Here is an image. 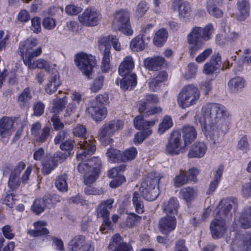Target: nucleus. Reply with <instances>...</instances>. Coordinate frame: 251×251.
<instances>
[{
    "instance_id": "1",
    "label": "nucleus",
    "mask_w": 251,
    "mask_h": 251,
    "mask_svg": "<svg viewBox=\"0 0 251 251\" xmlns=\"http://www.w3.org/2000/svg\"><path fill=\"white\" fill-rule=\"evenodd\" d=\"M202 112L200 122L205 137L215 144L219 143L228 126L225 107L216 103H208L202 107Z\"/></svg>"
},
{
    "instance_id": "2",
    "label": "nucleus",
    "mask_w": 251,
    "mask_h": 251,
    "mask_svg": "<svg viewBox=\"0 0 251 251\" xmlns=\"http://www.w3.org/2000/svg\"><path fill=\"white\" fill-rule=\"evenodd\" d=\"M38 44V40L35 38H30L20 43L19 51L24 63L30 69L38 68L45 70L49 73H53V70H56V64H50L43 58H39L32 62L33 58L37 57L42 53V50L41 47L34 49Z\"/></svg>"
},
{
    "instance_id": "3",
    "label": "nucleus",
    "mask_w": 251,
    "mask_h": 251,
    "mask_svg": "<svg viewBox=\"0 0 251 251\" xmlns=\"http://www.w3.org/2000/svg\"><path fill=\"white\" fill-rule=\"evenodd\" d=\"M237 206V199L227 198L221 201L216 209V218L210 225V230L213 239L222 237L226 231L225 220L231 217V209Z\"/></svg>"
},
{
    "instance_id": "4",
    "label": "nucleus",
    "mask_w": 251,
    "mask_h": 251,
    "mask_svg": "<svg viewBox=\"0 0 251 251\" xmlns=\"http://www.w3.org/2000/svg\"><path fill=\"white\" fill-rule=\"evenodd\" d=\"M100 166L101 161L98 157L79 163L77 169L80 173L83 174L84 182L86 185L91 184L97 179Z\"/></svg>"
},
{
    "instance_id": "5",
    "label": "nucleus",
    "mask_w": 251,
    "mask_h": 251,
    "mask_svg": "<svg viewBox=\"0 0 251 251\" xmlns=\"http://www.w3.org/2000/svg\"><path fill=\"white\" fill-rule=\"evenodd\" d=\"M25 163L23 161L19 162L11 172L8 181V186L11 190L14 191L19 188L21 182H22L23 183H26L29 180V176L32 171L31 165H29L26 168L22 177H20L21 172L25 168Z\"/></svg>"
},
{
    "instance_id": "6",
    "label": "nucleus",
    "mask_w": 251,
    "mask_h": 251,
    "mask_svg": "<svg viewBox=\"0 0 251 251\" xmlns=\"http://www.w3.org/2000/svg\"><path fill=\"white\" fill-rule=\"evenodd\" d=\"M161 176L156 173H151L142 182L140 190L143 197L147 201L155 200L159 194L158 183Z\"/></svg>"
},
{
    "instance_id": "7",
    "label": "nucleus",
    "mask_w": 251,
    "mask_h": 251,
    "mask_svg": "<svg viewBox=\"0 0 251 251\" xmlns=\"http://www.w3.org/2000/svg\"><path fill=\"white\" fill-rule=\"evenodd\" d=\"M201 96L199 89L196 86L189 84L183 87L177 96V102L183 109L193 105L197 102Z\"/></svg>"
},
{
    "instance_id": "8",
    "label": "nucleus",
    "mask_w": 251,
    "mask_h": 251,
    "mask_svg": "<svg viewBox=\"0 0 251 251\" xmlns=\"http://www.w3.org/2000/svg\"><path fill=\"white\" fill-rule=\"evenodd\" d=\"M113 28L127 35L133 34L130 22V14L126 9L117 10L113 14Z\"/></svg>"
},
{
    "instance_id": "9",
    "label": "nucleus",
    "mask_w": 251,
    "mask_h": 251,
    "mask_svg": "<svg viewBox=\"0 0 251 251\" xmlns=\"http://www.w3.org/2000/svg\"><path fill=\"white\" fill-rule=\"evenodd\" d=\"M180 132L174 130L168 138V142L166 145V151L171 155H177L185 151L187 148Z\"/></svg>"
},
{
    "instance_id": "10",
    "label": "nucleus",
    "mask_w": 251,
    "mask_h": 251,
    "mask_svg": "<svg viewBox=\"0 0 251 251\" xmlns=\"http://www.w3.org/2000/svg\"><path fill=\"white\" fill-rule=\"evenodd\" d=\"M123 126V122L121 120L112 121L105 124L100 129L98 134L101 144L106 146L112 143L113 139L111 137L116 131L122 129Z\"/></svg>"
},
{
    "instance_id": "11",
    "label": "nucleus",
    "mask_w": 251,
    "mask_h": 251,
    "mask_svg": "<svg viewBox=\"0 0 251 251\" xmlns=\"http://www.w3.org/2000/svg\"><path fill=\"white\" fill-rule=\"evenodd\" d=\"M75 62L79 69L86 76L89 77L96 65V58L90 54L80 52L76 54Z\"/></svg>"
},
{
    "instance_id": "12",
    "label": "nucleus",
    "mask_w": 251,
    "mask_h": 251,
    "mask_svg": "<svg viewBox=\"0 0 251 251\" xmlns=\"http://www.w3.org/2000/svg\"><path fill=\"white\" fill-rule=\"evenodd\" d=\"M202 28L194 27L187 35V41L190 56L194 57L198 51L204 45L202 39Z\"/></svg>"
},
{
    "instance_id": "13",
    "label": "nucleus",
    "mask_w": 251,
    "mask_h": 251,
    "mask_svg": "<svg viewBox=\"0 0 251 251\" xmlns=\"http://www.w3.org/2000/svg\"><path fill=\"white\" fill-rule=\"evenodd\" d=\"M101 18L100 12L92 7L85 9L84 12L78 17L79 23L83 26L87 27L98 25Z\"/></svg>"
},
{
    "instance_id": "14",
    "label": "nucleus",
    "mask_w": 251,
    "mask_h": 251,
    "mask_svg": "<svg viewBox=\"0 0 251 251\" xmlns=\"http://www.w3.org/2000/svg\"><path fill=\"white\" fill-rule=\"evenodd\" d=\"M95 140L93 137H91L88 139L85 138L83 141H81L77 143L78 148L80 149L76 155L77 161H83L95 151Z\"/></svg>"
},
{
    "instance_id": "15",
    "label": "nucleus",
    "mask_w": 251,
    "mask_h": 251,
    "mask_svg": "<svg viewBox=\"0 0 251 251\" xmlns=\"http://www.w3.org/2000/svg\"><path fill=\"white\" fill-rule=\"evenodd\" d=\"M42 124L40 122H36L32 124L31 127V135L36 142L42 144L46 142L50 135V129L48 126L42 129Z\"/></svg>"
},
{
    "instance_id": "16",
    "label": "nucleus",
    "mask_w": 251,
    "mask_h": 251,
    "mask_svg": "<svg viewBox=\"0 0 251 251\" xmlns=\"http://www.w3.org/2000/svg\"><path fill=\"white\" fill-rule=\"evenodd\" d=\"M176 219L174 215H166L161 217L158 222V229L163 234H168L176 226Z\"/></svg>"
},
{
    "instance_id": "17",
    "label": "nucleus",
    "mask_w": 251,
    "mask_h": 251,
    "mask_svg": "<svg viewBox=\"0 0 251 251\" xmlns=\"http://www.w3.org/2000/svg\"><path fill=\"white\" fill-rule=\"evenodd\" d=\"M71 102L69 103L65 109L64 117H70L80 108L82 101V95L78 92L74 91L71 96Z\"/></svg>"
},
{
    "instance_id": "18",
    "label": "nucleus",
    "mask_w": 251,
    "mask_h": 251,
    "mask_svg": "<svg viewBox=\"0 0 251 251\" xmlns=\"http://www.w3.org/2000/svg\"><path fill=\"white\" fill-rule=\"evenodd\" d=\"M114 202L113 199H109L102 202L97 208V215L102 217L105 222V226L109 227L110 222L109 221V210L112 208Z\"/></svg>"
},
{
    "instance_id": "19",
    "label": "nucleus",
    "mask_w": 251,
    "mask_h": 251,
    "mask_svg": "<svg viewBox=\"0 0 251 251\" xmlns=\"http://www.w3.org/2000/svg\"><path fill=\"white\" fill-rule=\"evenodd\" d=\"M221 55L219 53L214 54L210 60L203 65V73L208 75H212L221 67Z\"/></svg>"
},
{
    "instance_id": "20",
    "label": "nucleus",
    "mask_w": 251,
    "mask_h": 251,
    "mask_svg": "<svg viewBox=\"0 0 251 251\" xmlns=\"http://www.w3.org/2000/svg\"><path fill=\"white\" fill-rule=\"evenodd\" d=\"M87 111L96 121L103 120L107 115L106 108L104 106L97 105L96 102H91Z\"/></svg>"
},
{
    "instance_id": "21",
    "label": "nucleus",
    "mask_w": 251,
    "mask_h": 251,
    "mask_svg": "<svg viewBox=\"0 0 251 251\" xmlns=\"http://www.w3.org/2000/svg\"><path fill=\"white\" fill-rule=\"evenodd\" d=\"M207 147L203 142H197L192 145L187 156L190 158H200L205 154Z\"/></svg>"
},
{
    "instance_id": "22",
    "label": "nucleus",
    "mask_w": 251,
    "mask_h": 251,
    "mask_svg": "<svg viewBox=\"0 0 251 251\" xmlns=\"http://www.w3.org/2000/svg\"><path fill=\"white\" fill-rule=\"evenodd\" d=\"M14 121L11 118L3 117L0 119V135L9 136L13 131Z\"/></svg>"
},
{
    "instance_id": "23",
    "label": "nucleus",
    "mask_w": 251,
    "mask_h": 251,
    "mask_svg": "<svg viewBox=\"0 0 251 251\" xmlns=\"http://www.w3.org/2000/svg\"><path fill=\"white\" fill-rule=\"evenodd\" d=\"M60 85L59 73L57 70H53V73H51L49 83L45 88V91L48 94H52L56 91Z\"/></svg>"
},
{
    "instance_id": "24",
    "label": "nucleus",
    "mask_w": 251,
    "mask_h": 251,
    "mask_svg": "<svg viewBox=\"0 0 251 251\" xmlns=\"http://www.w3.org/2000/svg\"><path fill=\"white\" fill-rule=\"evenodd\" d=\"M157 121L158 120L156 118L151 121H145L143 116H137L134 118L133 123L136 129L144 131L148 129H151V127L154 126Z\"/></svg>"
},
{
    "instance_id": "25",
    "label": "nucleus",
    "mask_w": 251,
    "mask_h": 251,
    "mask_svg": "<svg viewBox=\"0 0 251 251\" xmlns=\"http://www.w3.org/2000/svg\"><path fill=\"white\" fill-rule=\"evenodd\" d=\"M179 203L176 198L173 197L163 203L162 207L167 215L175 216L177 214Z\"/></svg>"
},
{
    "instance_id": "26",
    "label": "nucleus",
    "mask_w": 251,
    "mask_h": 251,
    "mask_svg": "<svg viewBox=\"0 0 251 251\" xmlns=\"http://www.w3.org/2000/svg\"><path fill=\"white\" fill-rule=\"evenodd\" d=\"M165 59L161 56H153L145 59L144 63L146 68L151 70L155 71L160 68L165 63Z\"/></svg>"
},
{
    "instance_id": "27",
    "label": "nucleus",
    "mask_w": 251,
    "mask_h": 251,
    "mask_svg": "<svg viewBox=\"0 0 251 251\" xmlns=\"http://www.w3.org/2000/svg\"><path fill=\"white\" fill-rule=\"evenodd\" d=\"M134 67V62L131 56H126L121 62L118 69L120 75L123 76L129 73Z\"/></svg>"
},
{
    "instance_id": "28",
    "label": "nucleus",
    "mask_w": 251,
    "mask_h": 251,
    "mask_svg": "<svg viewBox=\"0 0 251 251\" xmlns=\"http://www.w3.org/2000/svg\"><path fill=\"white\" fill-rule=\"evenodd\" d=\"M159 101L157 95L152 94H148L145 96L144 99L141 100L139 103V111L140 113L144 112L147 107L156 104Z\"/></svg>"
},
{
    "instance_id": "29",
    "label": "nucleus",
    "mask_w": 251,
    "mask_h": 251,
    "mask_svg": "<svg viewBox=\"0 0 251 251\" xmlns=\"http://www.w3.org/2000/svg\"><path fill=\"white\" fill-rule=\"evenodd\" d=\"M121 88L124 90L130 89L137 84V76L135 74L126 75L120 80Z\"/></svg>"
},
{
    "instance_id": "30",
    "label": "nucleus",
    "mask_w": 251,
    "mask_h": 251,
    "mask_svg": "<svg viewBox=\"0 0 251 251\" xmlns=\"http://www.w3.org/2000/svg\"><path fill=\"white\" fill-rule=\"evenodd\" d=\"M47 225V223L44 221H38L34 223L35 229L29 230L28 234L31 237H37L39 236L46 235L49 234V230L44 226Z\"/></svg>"
},
{
    "instance_id": "31",
    "label": "nucleus",
    "mask_w": 251,
    "mask_h": 251,
    "mask_svg": "<svg viewBox=\"0 0 251 251\" xmlns=\"http://www.w3.org/2000/svg\"><path fill=\"white\" fill-rule=\"evenodd\" d=\"M197 132L192 126H185L182 129V139L187 146L191 143L197 137Z\"/></svg>"
},
{
    "instance_id": "32",
    "label": "nucleus",
    "mask_w": 251,
    "mask_h": 251,
    "mask_svg": "<svg viewBox=\"0 0 251 251\" xmlns=\"http://www.w3.org/2000/svg\"><path fill=\"white\" fill-rule=\"evenodd\" d=\"M233 244L239 247V245L241 244L244 250L245 251H251V233L247 232L243 234L242 237L236 238L234 241Z\"/></svg>"
},
{
    "instance_id": "33",
    "label": "nucleus",
    "mask_w": 251,
    "mask_h": 251,
    "mask_svg": "<svg viewBox=\"0 0 251 251\" xmlns=\"http://www.w3.org/2000/svg\"><path fill=\"white\" fill-rule=\"evenodd\" d=\"M238 224L243 228L246 229L251 227V209L248 208L238 218Z\"/></svg>"
},
{
    "instance_id": "34",
    "label": "nucleus",
    "mask_w": 251,
    "mask_h": 251,
    "mask_svg": "<svg viewBox=\"0 0 251 251\" xmlns=\"http://www.w3.org/2000/svg\"><path fill=\"white\" fill-rule=\"evenodd\" d=\"M168 32L164 28L158 30L153 39V43L156 47H160L163 45L168 38Z\"/></svg>"
},
{
    "instance_id": "35",
    "label": "nucleus",
    "mask_w": 251,
    "mask_h": 251,
    "mask_svg": "<svg viewBox=\"0 0 251 251\" xmlns=\"http://www.w3.org/2000/svg\"><path fill=\"white\" fill-rule=\"evenodd\" d=\"M85 237L83 235L75 236L69 242V248L73 251L80 250L86 242Z\"/></svg>"
},
{
    "instance_id": "36",
    "label": "nucleus",
    "mask_w": 251,
    "mask_h": 251,
    "mask_svg": "<svg viewBox=\"0 0 251 251\" xmlns=\"http://www.w3.org/2000/svg\"><path fill=\"white\" fill-rule=\"evenodd\" d=\"M67 97L66 96L62 98H56L52 101V106L51 112L54 115L58 114L62 112L67 104Z\"/></svg>"
},
{
    "instance_id": "37",
    "label": "nucleus",
    "mask_w": 251,
    "mask_h": 251,
    "mask_svg": "<svg viewBox=\"0 0 251 251\" xmlns=\"http://www.w3.org/2000/svg\"><path fill=\"white\" fill-rule=\"evenodd\" d=\"M179 194L182 199L188 202L194 200L197 197L198 191L193 188L187 187L182 189Z\"/></svg>"
},
{
    "instance_id": "38",
    "label": "nucleus",
    "mask_w": 251,
    "mask_h": 251,
    "mask_svg": "<svg viewBox=\"0 0 251 251\" xmlns=\"http://www.w3.org/2000/svg\"><path fill=\"white\" fill-rule=\"evenodd\" d=\"M32 95L29 88H25L19 95L17 101L21 108H24L28 105V101L31 99Z\"/></svg>"
},
{
    "instance_id": "39",
    "label": "nucleus",
    "mask_w": 251,
    "mask_h": 251,
    "mask_svg": "<svg viewBox=\"0 0 251 251\" xmlns=\"http://www.w3.org/2000/svg\"><path fill=\"white\" fill-rule=\"evenodd\" d=\"M245 85V81L240 77H236L231 79L228 82V86L232 92H236L243 88Z\"/></svg>"
},
{
    "instance_id": "40",
    "label": "nucleus",
    "mask_w": 251,
    "mask_h": 251,
    "mask_svg": "<svg viewBox=\"0 0 251 251\" xmlns=\"http://www.w3.org/2000/svg\"><path fill=\"white\" fill-rule=\"evenodd\" d=\"M132 201L136 212L138 214L143 213L144 212V204L139 193L137 192L133 193Z\"/></svg>"
},
{
    "instance_id": "41",
    "label": "nucleus",
    "mask_w": 251,
    "mask_h": 251,
    "mask_svg": "<svg viewBox=\"0 0 251 251\" xmlns=\"http://www.w3.org/2000/svg\"><path fill=\"white\" fill-rule=\"evenodd\" d=\"M178 5V12L180 16L183 18L188 17L190 13V7L189 3L186 1L181 2L180 4L176 0L173 2V6L175 7Z\"/></svg>"
},
{
    "instance_id": "42",
    "label": "nucleus",
    "mask_w": 251,
    "mask_h": 251,
    "mask_svg": "<svg viewBox=\"0 0 251 251\" xmlns=\"http://www.w3.org/2000/svg\"><path fill=\"white\" fill-rule=\"evenodd\" d=\"M238 10L239 11V18L243 20L249 15L250 5L246 0H243L239 2L238 4Z\"/></svg>"
},
{
    "instance_id": "43",
    "label": "nucleus",
    "mask_w": 251,
    "mask_h": 251,
    "mask_svg": "<svg viewBox=\"0 0 251 251\" xmlns=\"http://www.w3.org/2000/svg\"><path fill=\"white\" fill-rule=\"evenodd\" d=\"M173 126L172 119L170 116H165L161 123L159 124L158 132L159 134H163L166 130L170 129Z\"/></svg>"
},
{
    "instance_id": "44",
    "label": "nucleus",
    "mask_w": 251,
    "mask_h": 251,
    "mask_svg": "<svg viewBox=\"0 0 251 251\" xmlns=\"http://www.w3.org/2000/svg\"><path fill=\"white\" fill-rule=\"evenodd\" d=\"M188 182V177L186 173L180 170L179 174L176 176L174 179V185L176 187H180L187 184Z\"/></svg>"
},
{
    "instance_id": "45",
    "label": "nucleus",
    "mask_w": 251,
    "mask_h": 251,
    "mask_svg": "<svg viewBox=\"0 0 251 251\" xmlns=\"http://www.w3.org/2000/svg\"><path fill=\"white\" fill-rule=\"evenodd\" d=\"M168 75L165 72H160L157 75L149 82V86L150 89L152 91H155L156 86L159 83L165 80L167 77Z\"/></svg>"
},
{
    "instance_id": "46",
    "label": "nucleus",
    "mask_w": 251,
    "mask_h": 251,
    "mask_svg": "<svg viewBox=\"0 0 251 251\" xmlns=\"http://www.w3.org/2000/svg\"><path fill=\"white\" fill-rule=\"evenodd\" d=\"M145 48V42L141 36H136L130 42V48L133 51H140L143 50Z\"/></svg>"
},
{
    "instance_id": "47",
    "label": "nucleus",
    "mask_w": 251,
    "mask_h": 251,
    "mask_svg": "<svg viewBox=\"0 0 251 251\" xmlns=\"http://www.w3.org/2000/svg\"><path fill=\"white\" fill-rule=\"evenodd\" d=\"M67 175L63 174L59 176L56 179L55 185L56 188L60 192H66L68 191V184L67 182Z\"/></svg>"
},
{
    "instance_id": "48",
    "label": "nucleus",
    "mask_w": 251,
    "mask_h": 251,
    "mask_svg": "<svg viewBox=\"0 0 251 251\" xmlns=\"http://www.w3.org/2000/svg\"><path fill=\"white\" fill-rule=\"evenodd\" d=\"M110 57V51L107 48L105 51H103L101 60V69L103 72H108L111 69Z\"/></svg>"
},
{
    "instance_id": "49",
    "label": "nucleus",
    "mask_w": 251,
    "mask_h": 251,
    "mask_svg": "<svg viewBox=\"0 0 251 251\" xmlns=\"http://www.w3.org/2000/svg\"><path fill=\"white\" fill-rule=\"evenodd\" d=\"M137 154V150L134 147L130 148L121 153V161L126 162L134 159Z\"/></svg>"
},
{
    "instance_id": "50",
    "label": "nucleus",
    "mask_w": 251,
    "mask_h": 251,
    "mask_svg": "<svg viewBox=\"0 0 251 251\" xmlns=\"http://www.w3.org/2000/svg\"><path fill=\"white\" fill-rule=\"evenodd\" d=\"M126 169V165L125 164L112 168L108 171L107 176L112 178H120V176H123L121 173L125 171Z\"/></svg>"
},
{
    "instance_id": "51",
    "label": "nucleus",
    "mask_w": 251,
    "mask_h": 251,
    "mask_svg": "<svg viewBox=\"0 0 251 251\" xmlns=\"http://www.w3.org/2000/svg\"><path fill=\"white\" fill-rule=\"evenodd\" d=\"M207 9L210 15L216 18H220L223 15V11L217 7L214 1H209L207 3Z\"/></svg>"
},
{
    "instance_id": "52",
    "label": "nucleus",
    "mask_w": 251,
    "mask_h": 251,
    "mask_svg": "<svg viewBox=\"0 0 251 251\" xmlns=\"http://www.w3.org/2000/svg\"><path fill=\"white\" fill-rule=\"evenodd\" d=\"M57 166V163L53 158L47 160L43 164L42 172L44 175H48Z\"/></svg>"
},
{
    "instance_id": "53",
    "label": "nucleus",
    "mask_w": 251,
    "mask_h": 251,
    "mask_svg": "<svg viewBox=\"0 0 251 251\" xmlns=\"http://www.w3.org/2000/svg\"><path fill=\"white\" fill-rule=\"evenodd\" d=\"M106 155L111 161H121V152L120 151L117 149L112 148L109 149L106 153Z\"/></svg>"
},
{
    "instance_id": "54",
    "label": "nucleus",
    "mask_w": 251,
    "mask_h": 251,
    "mask_svg": "<svg viewBox=\"0 0 251 251\" xmlns=\"http://www.w3.org/2000/svg\"><path fill=\"white\" fill-rule=\"evenodd\" d=\"M141 220V216H138L134 213H130L125 221V225L128 227L131 228L135 226L137 223Z\"/></svg>"
},
{
    "instance_id": "55",
    "label": "nucleus",
    "mask_w": 251,
    "mask_h": 251,
    "mask_svg": "<svg viewBox=\"0 0 251 251\" xmlns=\"http://www.w3.org/2000/svg\"><path fill=\"white\" fill-rule=\"evenodd\" d=\"M152 132V130L151 129L137 132L134 135L133 139L134 144L136 145L142 143L147 137L151 134Z\"/></svg>"
},
{
    "instance_id": "56",
    "label": "nucleus",
    "mask_w": 251,
    "mask_h": 251,
    "mask_svg": "<svg viewBox=\"0 0 251 251\" xmlns=\"http://www.w3.org/2000/svg\"><path fill=\"white\" fill-rule=\"evenodd\" d=\"M46 206V204L44 200L37 199L32 206V209L34 213L39 215L44 211Z\"/></svg>"
},
{
    "instance_id": "57",
    "label": "nucleus",
    "mask_w": 251,
    "mask_h": 251,
    "mask_svg": "<svg viewBox=\"0 0 251 251\" xmlns=\"http://www.w3.org/2000/svg\"><path fill=\"white\" fill-rule=\"evenodd\" d=\"M214 33V28L211 24H208L202 28V39L206 41L210 40Z\"/></svg>"
},
{
    "instance_id": "58",
    "label": "nucleus",
    "mask_w": 251,
    "mask_h": 251,
    "mask_svg": "<svg viewBox=\"0 0 251 251\" xmlns=\"http://www.w3.org/2000/svg\"><path fill=\"white\" fill-rule=\"evenodd\" d=\"M241 194L243 197H251V177L242 185Z\"/></svg>"
},
{
    "instance_id": "59",
    "label": "nucleus",
    "mask_w": 251,
    "mask_h": 251,
    "mask_svg": "<svg viewBox=\"0 0 251 251\" xmlns=\"http://www.w3.org/2000/svg\"><path fill=\"white\" fill-rule=\"evenodd\" d=\"M82 10V8L80 6L75 5L74 4L67 5L65 7V12L68 15H76L80 13Z\"/></svg>"
},
{
    "instance_id": "60",
    "label": "nucleus",
    "mask_w": 251,
    "mask_h": 251,
    "mask_svg": "<svg viewBox=\"0 0 251 251\" xmlns=\"http://www.w3.org/2000/svg\"><path fill=\"white\" fill-rule=\"evenodd\" d=\"M112 35L102 37L99 40V47L101 50L104 49V51L108 48L110 51L111 46L110 42H111V37Z\"/></svg>"
},
{
    "instance_id": "61",
    "label": "nucleus",
    "mask_w": 251,
    "mask_h": 251,
    "mask_svg": "<svg viewBox=\"0 0 251 251\" xmlns=\"http://www.w3.org/2000/svg\"><path fill=\"white\" fill-rule=\"evenodd\" d=\"M31 25L30 29L35 33H39L41 31L40 18L35 17L31 20Z\"/></svg>"
},
{
    "instance_id": "62",
    "label": "nucleus",
    "mask_w": 251,
    "mask_h": 251,
    "mask_svg": "<svg viewBox=\"0 0 251 251\" xmlns=\"http://www.w3.org/2000/svg\"><path fill=\"white\" fill-rule=\"evenodd\" d=\"M103 81L104 76L101 75L96 78L91 86L92 91L97 92L100 90L103 86Z\"/></svg>"
},
{
    "instance_id": "63",
    "label": "nucleus",
    "mask_w": 251,
    "mask_h": 251,
    "mask_svg": "<svg viewBox=\"0 0 251 251\" xmlns=\"http://www.w3.org/2000/svg\"><path fill=\"white\" fill-rule=\"evenodd\" d=\"M56 25V21L55 19L47 17L45 18L43 21V26L47 30H52L55 28Z\"/></svg>"
},
{
    "instance_id": "64",
    "label": "nucleus",
    "mask_w": 251,
    "mask_h": 251,
    "mask_svg": "<svg viewBox=\"0 0 251 251\" xmlns=\"http://www.w3.org/2000/svg\"><path fill=\"white\" fill-rule=\"evenodd\" d=\"M212 53V49L211 48H207L196 57L195 61L198 63H201L204 62Z\"/></svg>"
}]
</instances>
